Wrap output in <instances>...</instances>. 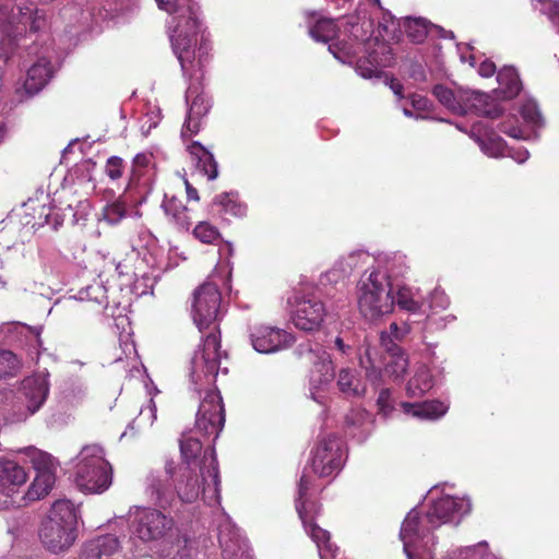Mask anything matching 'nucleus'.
Returning a JSON list of instances; mask_svg holds the SVG:
<instances>
[{"label": "nucleus", "mask_w": 559, "mask_h": 559, "mask_svg": "<svg viewBox=\"0 0 559 559\" xmlns=\"http://www.w3.org/2000/svg\"><path fill=\"white\" fill-rule=\"evenodd\" d=\"M155 1L160 10L174 15L168 22L173 50L185 73H189L194 67L191 58H194L197 37L201 31L198 16L199 8L192 0Z\"/></svg>", "instance_id": "obj_1"}, {"label": "nucleus", "mask_w": 559, "mask_h": 559, "mask_svg": "<svg viewBox=\"0 0 559 559\" xmlns=\"http://www.w3.org/2000/svg\"><path fill=\"white\" fill-rule=\"evenodd\" d=\"M205 466H179L175 472L174 462H167L165 472L173 478L174 489L178 499L185 503H192L200 498L204 503L214 506L219 502V473L217 460L207 459Z\"/></svg>", "instance_id": "obj_2"}, {"label": "nucleus", "mask_w": 559, "mask_h": 559, "mask_svg": "<svg viewBox=\"0 0 559 559\" xmlns=\"http://www.w3.org/2000/svg\"><path fill=\"white\" fill-rule=\"evenodd\" d=\"M78 515L69 500H57L43 520L38 536L45 549L53 554L67 551L76 539Z\"/></svg>", "instance_id": "obj_3"}, {"label": "nucleus", "mask_w": 559, "mask_h": 559, "mask_svg": "<svg viewBox=\"0 0 559 559\" xmlns=\"http://www.w3.org/2000/svg\"><path fill=\"white\" fill-rule=\"evenodd\" d=\"M357 302L360 313L369 321H376L392 313L395 301L392 282L381 270L366 271L357 285Z\"/></svg>", "instance_id": "obj_4"}, {"label": "nucleus", "mask_w": 559, "mask_h": 559, "mask_svg": "<svg viewBox=\"0 0 559 559\" xmlns=\"http://www.w3.org/2000/svg\"><path fill=\"white\" fill-rule=\"evenodd\" d=\"M14 7L7 1L0 3V64L5 63L14 49V41L29 25L31 31L37 32L45 26L46 15L41 10L28 7Z\"/></svg>", "instance_id": "obj_5"}, {"label": "nucleus", "mask_w": 559, "mask_h": 559, "mask_svg": "<svg viewBox=\"0 0 559 559\" xmlns=\"http://www.w3.org/2000/svg\"><path fill=\"white\" fill-rule=\"evenodd\" d=\"M75 465V484L86 493H102L112 483V468L98 444L82 448Z\"/></svg>", "instance_id": "obj_6"}, {"label": "nucleus", "mask_w": 559, "mask_h": 559, "mask_svg": "<svg viewBox=\"0 0 559 559\" xmlns=\"http://www.w3.org/2000/svg\"><path fill=\"white\" fill-rule=\"evenodd\" d=\"M436 98L449 110L464 115L474 110L478 115L495 119L502 114V108L489 95L464 88L452 91L443 85H436L432 90Z\"/></svg>", "instance_id": "obj_7"}, {"label": "nucleus", "mask_w": 559, "mask_h": 559, "mask_svg": "<svg viewBox=\"0 0 559 559\" xmlns=\"http://www.w3.org/2000/svg\"><path fill=\"white\" fill-rule=\"evenodd\" d=\"M435 528L426 521L417 509H412L402 523L400 538L403 542L407 559H433L435 540L431 532Z\"/></svg>", "instance_id": "obj_8"}, {"label": "nucleus", "mask_w": 559, "mask_h": 559, "mask_svg": "<svg viewBox=\"0 0 559 559\" xmlns=\"http://www.w3.org/2000/svg\"><path fill=\"white\" fill-rule=\"evenodd\" d=\"M219 348V336L211 332L202 347L194 353L190 377L197 391L214 384L219 370L227 372V368H221L223 353Z\"/></svg>", "instance_id": "obj_9"}, {"label": "nucleus", "mask_w": 559, "mask_h": 559, "mask_svg": "<svg viewBox=\"0 0 559 559\" xmlns=\"http://www.w3.org/2000/svg\"><path fill=\"white\" fill-rule=\"evenodd\" d=\"M205 55L203 46H200L198 50L194 49V58H191L194 67L189 73H185V71H182L183 75L190 80V84L186 92V100L187 103H190L188 111L189 124L193 119H201L210 109V102L200 92V83L204 75L203 66ZM181 70L183 69L181 68Z\"/></svg>", "instance_id": "obj_10"}, {"label": "nucleus", "mask_w": 559, "mask_h": 559, "mask_svg": "<svg viewBox=\"0 0 559 559\" xmlns=\"http://www.w3.org/2000/svg\"><path fill=\"white\" fill-rule=\"evenodd\" d=\"M221 293L216 284L205 282L193 293L192 317L200 331L207 329L218 316Z\"/></svg>", "instance_id": "obj_11"}, {"label": "nucleus", "mask_w": 559, "mask_h": 559, "mask_svg": "<svg viewBox=\"0 0 559 559\" xmlns=\"http://www.w3.org/2000/svg\"><path fill=\"white\" fill-rule=\"evenodd\" d=\"M225 424V409L219 392L206 391L202 399L195 418V428L205 436H219Z\"/></svg>", "instance_id": "obj_12"}, {"label": "nucleus", "mask_w": 559, "mask_h": 559, "mask_svg": "<svg viewBox=\"0 0 559 559\" xmlns=\"http://www.w3.org/2000/svg\"><path fill=\"white\" fill-rule=\"evenodd\" d=\"M309 479L306 475L300 477L298 484V498L296 500V510L301 519L307 533L317 544L320 559H341L338 548L330 542V533L318 525L311 523L306 518L305 498L309 488Z\"/></svg>", "instance_id": "obj_13"}, {"label": "nucleus", "mask_w": 559, "mask_h": 559, "mask_svg": "<svg viewBox=\"0 0 559 559\" xmlns=\"http://www.w3.org/2000/svg\"><path fill=\"white\" fill-rule=\"evenodd\" d=\"M469 511V500L445 495L432 502L426 512V521L432 528H438L447 523L457 525Z\"/></svg>", "instance_id": "obj_14"}, {"label": "nucleus", "mask_w": 559, "mask_h": 559, "mask_svg": "<svg viewBox=\"0 0 559 559\" xmlns=\"http://www.w3.org/2000/svg\"><path fill=\"white\" fill-rule=\"evenodd\" d=\"M49 392L48 382L44 377L34 376L22 381L15 408H17L16 420H25L34 415L44 404Z\"/></svg>", "instance_id": "obj_15"}, {"label": "nucleus", "mask_w": 559, "mask_h": 559, "mask_svg": "<svg viewBox=\"0 0 559 559\" xmlns=\"http://www.w3.org/2000/svg\"><path fill=\"white\" fill-rule=\"evenodd\" d=\"M326 316L324 304L316 296L296 297L292 311L294 325L305 332L318 331Z\"/></svg>", "instance_id": "obj_16"}, {"label": "nucleus", "mask_w": 559, "mask_h": 559, "mask_svg": "<svg viewBox=\"0 0 559 559\" xmlns=\"http://www.w3.org/2000/svg\"><path fill=\"white\" fill-rule=\"evenodd\" d=\"M249 338L252 347L261 354L276 353L295 343V337L287 331L266 324L251 326Z\"/></svg>", "instance_id": "obj_17"}, {"label": "nucleus", "mask_w": 559, "mask_h": 559, "mask_svg": "<svg viewBox=\"0 0 559 559\" xmlns=\"http://www.w3.org/2000/svg\"><path fill=\"white\" fill-rule=\"evenodd\" d=\"M343 464L341 442L335 436L319 441L312 451L311 467L320 477H328L340 471Z\"/></svg>", "instance_id": "obj_18"}, {"label": "nucleus", "mask_w": 559, "mask_h": 559, "mask_svg": "<svg viewBox=\"0 0 559 559\" xmlns=\"http://www.w3.org/2000/svg\"><path fill=\"white\" fill-rule=\"evenodd\" d=\"M133 523L135 533L142 540H155L165 535L173 525V520L158 510L136 509Z\"/></svg>", "instance_id": "obj_19"}, {"label": "nucleus", "mask_w": 559, "mask_h": 559, "mask_svg": "<svg viewBox=\"0 0 559 559\" xmlns=\"http://www.w3.org/2000/svg\"><path fill=\"white\" fill-rule=\"evenodd\" d=\"M316 357L318 358V361L314 362L310 373L309 391L312 400L319 404H323V393L334 379L335 370L329 353L323 349H319Z\"/></svg>", "instance_id": "obj_20"}, {"label": "nucleus", "mask_w": 559, "mask_h": 559, "mask_svg": "<svg viewBox=\"0 0 559 559\" xmlns=\"http://www.w3.org/2000/svg\"><path fill=\"white\" fill-rule=\"evenodd\" d=\"M218 542L225 559H251L245 539L229 522L219 525Z\"/></svg>", "instance_id": "obj_21"}, {"label": "nucleus", "mask_w": 559, "mask_h": 559, "mask_svg": "<svg viewBox=\"0 0 559 559\" xmlns=\"http://www.w3.org/2000/svg\"><path fill=\"white\" fill-rule=\"evenodd\" d=\"M180 452L183 461L181 466L200 467L205 466V461L206 465L210 464V457L216 460L213 448L203 451L201 441L188 435L180 439Z\"/></svg>", "instance_id": "obj_22"}, {"label": "nucleus", "mask_w": 559, "mask_h": 559, "mask_svg": "<svg viewBox=\"0 0 559 559\" xmlns=\"http://www.w3.org/2000/svg\"><path fill=\"white\" fill-rule=\"evenodd\" d=\"M401 408L407 415L423 420H436L442 417L449 406L441 401H426L423 403L402 402Z\"/></svg>", "instance_id": "obj_23"}, {"label": "nucleus", "mask_w": 559, "mask_h": 559, "mask_svg": "<svg viewBox=\"0 0 559 559\" xmlns=\"http://www.w3.org/2000/svg\"><path fill=\"white\" fill-rule=\"evenodd\" d=\"M52 76L50 62L46 58H39L28 70L24 81V88L28 95L41 91Z\"/></svg>", "instance_id": "obj_24"}, {"label": "nucleus", "mask_w": 559, "mask_h": 559, "mask_svg": "<svg viewBox=\"0 0 559 559\" xmlns=\"http://www.w3.org/2000/svg\"><path fill=\"white\" fill-rule=\"evenodd\" d=\"M383 347L390 352V359L385 366V372L394 380H400L405 374L408 367L406 355L390 340V335L383 332L380 336Z\"/></svg>", "instance_id": "obj_25"}, {"label": "nucleus", "mask_w": 559, "mask_h": 559, "mask_svg": "<svg viewBox=\"0 0 559 559\" xmlns=\"http://www.w3.org/2000/svg\"><path fill=\"white\" fill-rule=\"evenodd\" d=\"M27 480L25 469L11 460H0V491L9 492Z\"/></svg>", "instance_id": "obj_26"}, {"label": "nucleus", "mask_w": 559, "mask_h": 559, "mask_svg": "<svg viewBox=\"0 0 559 559\" xmlns=\"http://www.w3.org/2000/svg\"><path fill=\"white\" fill-rule=\"evenodd\" d=\"M368 259V254L364 251H353L347 255L341 257L334 266L325 274L329 281L338 282L347 277L354 269H356L362 260Z\"/></svg>", "instance_id": "obj_27"}, {"label": "nucleus", "mask_w": 559, "mask_h": 559, "mask_svg": "<svg viewBox=\"0 0 559 559\" xmlns=\"http://www.w3.org/2000/svg\"><path fill=\"white\" fill-rule=\"evenodd\" d=\"M498 87L495 90L497 97L511 99L521 91L522 83L513 67H503L497 74Z\"/></svg>", "instance_id": "obj_28"}, {"label": "nucleus", "mask_w": 559, "mask_h": 559, "mask_svg": "<svg viewBox=\"0 0 559 559\" xmlns=\"http://www.w3.org/2000/svg\"><path fill=\"white\" fill-rule=\"evenodd\" d=\"M119 548V540L114 535L100 536L87 543L80 556V559H100L103 555L109 556Z\"/></svg>", "instance_id": "obj_29"}, {"label": "nucleus", "mask_w": 559, "mask_h": 559, "mask_svg": "<svg viewBox=\"0 0 559 559\" xmlns=\"http://www.w3.org/2000/svg\"><path fill=\"white\" fill-rule=\"evenodd\" d=\"M435 385V379L425 365H420L409 379L406 392L409 397H421L429 392Z\"/></svg>", "instance_id": "obj_30"}, {"label": "nucleus", "mask_w": 559, "mask_h": 559, "mask_svg": "<svg viewBox=\"0 0 559 559\" xmlns=\"http://www.w3.org/2000/svg\"><path fill=\"white\" fill-rule=\"evenodd\" d=\"M479 133V127L475 124L472 130V136L479 144L480 150L489 157H501L506 154V145L502 138L493 132H486L484 135Z\"/></svg>", "instance_id": "obj_31"}, {"label": "nucleus", "mask_w": 559, "mask_h": 559, "mask_svg": "<svg viewBox=\"0 0 559 559\" xmlns=\"http://www.w3.org/2000/svg\"><path fill=\"white\" fill-rule=\"evenodd\" d=\"M189 152L198 169L207 176L210 180L217 177V164L213 155L200 143L194 142L189 146Z\"/></svg>", "instance_id": "obj_32"}, {"label": "nucleus", "mask_w": 559, "mask_h": 559, "mask_svg": "<svg viewBox=\"0 0 559 559\" xmlns=\"http://www.w3.org/2000/svg\"><path fill=\"white\" fill-rule=\"evenodd\" d=\"M336 384L338 390L348 397H359L366 393V386L349 368L340 370Z\"/></svg>", "instance_id": "obj_33"}, {"label": "nucleus", "mask_w": 559, "mask_h": 559, "mask_svg": "<svg viewBox=\"0 0 559 559\" xmlns=\"http://www.w3.org/2000/svg\"><path fill=\"white\" fill-rule=\"evenodd\" d=\"M147 491L150 492L152 500L160 507L171 504L175 499L171 486H169L166 480L154 475L148 478Z\"/></svg>", "instance_id": "obj_34"}, {"label": "nucleus", "mask_w": 559, "mask_h": 559, "mask_svg": "<svg viewBox=\"0 0 559 559\" xmlns=\"http://www.w3.org/2000/svg\"><path fill=\"white\" fill-rule=\"evenodd\" d=\"M408 269L406 257L402 253L386 254L378 261V266L372 270H381L389 276V281L392 277L403 276Z\"/></svg>", "instance_id": "obj_35"}, {"label": "nucleus", "mask_w": 559, "mask_h": 559, "mask_svg": "<svg viewBox=\"0 0 559 559\" xmlns=\"http://www.w3.org/2000/svg\"><path fill=\"white\" fill-rule=\"evenodd\" d=\"M163 207L165 213L170 216L180 228L189 229L192 221L188 215L187 206L179 199L176 197H166L163 202Z\"/></svg>", "instance_id": "obj_36"}, {"label": "nucleus", "mask_w": 559, "mask_h": 559, "mask_svg": "<svg viewBox=\"0 0 559 559\" xmlns=\"http://www.w3.org/2000/svg\"><path fill=\"white\" fill-rule=\"evenodd\" d=\"M56 481V474L52 473H36V476L31 484L25 499L28 501H36L49 493Z\"/></svg>", "instance_id": "obj_37"}, {"label": "nucleus", "mask_w": 559, "mask_h": 559, "mask_svg": "<svg viewBox=\"0 0 559 559\" xmlns=\"http://www.w3.org/2000/svg\"><path fill=\"white\" fill-rule=\"evenodd\" d=\"M394 301L401 309L414 313L419 311L423 306L419 289L407 286L399 287Z\"/></svg>", "instance_id": "obj_38"}, {"label": "nucleus", "mask_w": 559, "mask_h": 559, "mask_svg": "<svg viewBox=\"0 0 559 559\" xmlns=\"http://www.w3.org/2000/svg\"><path fill=\"white\" fill-rule=\"evenodd\" d=\"M24 452L29 459V462L32 463L36 473L56 474L58 463L49 453L36 448H26Z\"/></svg>", "instance_id": "obj_39"}, {"label": "nucleus", "mask_w": 559, "mask_h": 559, "mask_svg": "<svg viewBox=\"0 0 559 559\" xmlns=\"http://www.w3.org/2000/svg\"><path fill=\"white\" fill-rule=\"evenodd\" d=\"M389 66V58L378 59V53L373 51L368 58L360 59L357 62L356 71L365 79L380 78L382 68Z\"/></svg>", "instance_id": "obj_40"}, {"label": "nucleus", "mask_w": 559, "mask_h": 559, "mask_svg": "<svg viewBox=\"0 0 559 559\" xmlns=\"http://www.w3.org/2000/svg\"><path fill=\"white\" fill-rule=\"evenodd\" d=\"M338 28L335 24V21L328 17L319 19L309 29L310 36L314 40L322 43L333 40L336 38Z\"/></svg>", "instance_id": "obj_41"}, {"label": "nucleus", "mask_w": 559, "mask_h": 559, "mask_svg": "<svg viewBox=\"0 0 559 559\" xmlns=\"http://www.w3.org/2000/svg\"><path fill=\"white\" fill-rule=\"evenodd\" d=\"M358 360L360 367L366 370L367 379L373 382L380 378V371L374 366L373 350L367 338L358 348Z\"/></svg>", "instance_id": "obj_42"}, {"label": "nucleus", "mask_w": 559, "mask_h": 559, "mask_svg": "<svg viewBox=\"0 0 559 559\" xmlns=\"http://www.w3.org/2000/svg\"><path fill=\"white\" fill-rule=\"evenodd\" d=\"M22 368L19 357L11 350H0V379L15 377Z\"/></svg>", "instance_id": "obj_43"}, {"label": "nucleus", "mask_w": 559, "mask_h": 559, "mask_svg": "<svg viewBox=\"0 0 559 559\" xmlns=\"http://www.w3.org/2000/svg\"><path fill=\"white\" fill-rule=\"evenodd\" d=\"M214 204L219 205L222 210L234 216H243L246 206L237 202L236 195L233 193H222L215 197Z\"/></svg>", "instance_id": "obj_44"}, {"label": "nucleus", "mask_w": 559, "mask_h": 559, "mask_svg": "<svg viewBox=\"0 0 559 559\" xmlns=\"http://www.w3.org/2000/svg\"><path fill=\"white\" fill-rule=\"evenodd\" d=\"M520 112L524 121L533 128L540 127L543 124L542 114L534 99H526L520 107Z\"/></svg>", "instance_id": "obj_45"}, {"label": "nucleus", "mask_w": 559, "mask_h": 559, "mask_svg": "<svg viewBox=\"0 0 559 559\" xmlns=\"http://www.w3.org/2000/svg\"><path fill=\"white\" fill-rule=\"evenodd\" d=\"M405 27L407 36L415 43H421L429 32L428 23L424 19H408Z\"/></svg>", "instance_id": "obj_46"}, {"label": "nucleus", "mask_w": 559, "mask_h": 559, "mask_svg": "<svg viewBox=\"0 0 559 559\" xmlns=\"http://www.w3.org/2000/svg\"><path fill=\"white\" fill-rule=\"evenodd\" d=\"M127 214V202L119 198L104 209V218L109 224L119 223Z\"/></svg>", "instance_id": "obj_47"}, {"label": "nucleus", "mask_w": 559, "mask_h": 559, "mask_svg": "<svg viewBox=\"0 0 559 559\" xmlns=\"http://www.w3.org/2000/svg\"><path fill=\"white\" fill-rule=\"evenodd\" d=\"M193 234L195 238L204 243H213L219 236L218 230L205 222L199 223L195 226Z\"/></svg>", "instance_id": "obj_48"}, {"label": "nucleus", "mask_w": 559, "mask_h": 559, "mask_svg": "<svg viewBox=\"0 0 559 559\" xmlns=\"http://www.w3.org/2000/svg\"><path fill=\"white\" fill-rule=\"evenodd\" d=\"M81 299L94 300L98 305L107 304L106 289L100 284H94L86 287L85 290L80 292Z\"/></svg>", "instance_id": "obj_49"}, {"label": "nucleus", "mask_w": 559, "mask_h": 559, "mask_svg": "<svg viewBox=\"0 0 559 559\" xmlns=\"http://www.w3.org/2000/svg\"><path fill=\"white\" fill-rule=\"evenodd\" d=\"M379 413L388 417L394 411V401L389 389H382L377 399Z\"/></svg>", "instance_id": "obj_50"}, {"label": "nucleus", "mask_w": 559, "mask_h": 559, "mask_svg": "<svg viewBox=\"0 0 559 559\" xmlns=\"http://www.w3.org/2000/svg\"><path fill=\"white\" fill-rule=\"evenodd\" d=\"M449 305L450 300L443 290L436 288L430 294L429 307L432 310H444Z\"/></svg>", "instance_id": "obj_51"}, {"label": "nucleus", "mask_w": 559, "mask_h": 559, "mask_svg": "<svg viewBox=\"0 0 559 559\" xmlns=\"http://www.w3.org/2000/svg\"><path fill=\"white\" fill-rule=\"evenodd\" d=\"M123 160L120 157L111 156L106 164V174L114 180L119 179L123 174Z\"/></svg>", "instance_id": "obj_52"}, {"label": "nucleus", "mask_w": 559, "mask_h": 559, "mask_svg": "<svg viewBox=\"0 0 559 559\" xmlns=\"http://www.w3.org/2000/svg\"><path fill=\"white\" fill-rule=\"evenodd\" d=\"M500 131L514 139L525 138L524 131L519 126L511 124L508 121L501 123Z\"/></svg>", "instance_id": "obj_53"}, {"label": "nucleus", "mask_w": 559, "mask_h": 559, "mask_svg": "<svg viewBox=\"0 0 559 559\" xmlns=\"http://www.w3.org/2000/svg\"><path fill=\"white\" fill-rule=\"evenodd\" d=\"M408 103L416 111H426L429 109V100L421 95L413 94L409 97Z\"/></svg>", "instance_id": "obj_54"}, {"label": "nucleus", "mask_w": 559, "mask_h": 559, "mask_svg": "<svg viewBox=\"0 0 559 559\" xmlns=\"http://www.w3.org/2000/svg\"><path fill=\"white\" fill-rule=\"evenodd\" d=\"M200 122H201V119H193V121H191V123L189 126V115H188L186 122L181 130V135L183 138H189V136L198 133V131L200 129Z\"/></svg>", "instance_id": "obj_55"}, {"label": "nucleus", "mask_w": 559, "mask_h": 559, "mask_svg": "<svg viewBox=\"0 0 559 559\" xmlns=\"http://www.w3.org/2000/svg\"><path fill=\"white\" fill-rule=\"evenodd\" d=\"M549 19L557 25H559V0L549 1L545 8Z\"/></svg>", "instance_id": "obj_56"}, {"label": "nucleus", "mask_w": 559, "mask_h": 559, "mask_svg": "<svg viewBox=\"0 0 559 559\" xmlns=\"http://www.w3.org/2000/svg\"><path fill=\"white\" fill-rule=\"evenodd\" d=\"M496 72V66L492 61L485 60L480 63L478 73L484 78H489Z\"/></svg>", "instance_id": "obj_57"}, {"label": "nucleus", "mask_w": 559, "mask_h": 559, "mask_svg": "<svg viewBox=\"0 0 559 559\" xmlns=\"http://www.w3.org/2000/svg\"><path fill=\"white\" fill-rule=\"evenodd\" d=\"M329 50H330V52L333 53V56L336 59H338L342 62H346V58L349 56L348 51H344L337 45H330Z\"/></svg>", "instance_id": "obj_58"}, {"label": "nucleus", "mask_w": 559, "mask_h": 559, "mask_svg": "<svg viewBox=\"0 0 559 559\" xmlns=\"http://www.w3.org/2000/svg\"><path fill=\"white\" fill-rule=\"evenodd\" d=\"M334 345L337 348V350H340L342 354H344V355L350 354V349H352L350 346L345 344L342 337L337 336L334 341Z\"/></svg>", "instance_id": "obj_59"}, {"label": "nucleus", "mask_w": 559, "mask_h": 559, "mask_svg": "<svg viewBox=\"0 0 559 559\" xmlns=\"http://www.w3.org/2000/svg\"><path fill=\"white\" fill-rule=\"evenodd\" d=\"M389 330L390 335H393L395 338H401L408 332L407 328L401 330L396 323H391Z\"/></svg>", "instance_id": "obj_60"}, {"label": "nucleus", "mask_w": 559, "mask_h": 559, "mask_svg": "<svg viewBox=\"0 0 559 559\" xmlns=\"http://www.w3.org/2000/svg\"><path fill=\"white\" fill-rule=\"evenodd\" d=\"M510 156L519 164H522L528 158V152L526 150H518L513 154H510Z\"/></svg>", "instance_id": "obj_61"}, {"label": "nucleus", "mask_w": 559, "mask_h": 559, "mask_svg": "<svg viewBox=\"0 0 559 559\" xmlns=\"http://www.w3.org/2000/svg\"><path fill=\"white\" fill-rule=\"evenodd\" d=\"M185 186H186L188 199L198 201L199 194H198L197 189H194L187 179H185Z\"/></svg>", "instance_id": "obj_62"}, {"label": "nucleus", "mask_w": 559, "mask_h": 559, "mask_svg": "<svg viewBox=\"0 0 559 559\" xmlns=\"http://www.w3.org/2000/svg\"><path fill=\"white\" fill-rule=\"evenodd\" d=\"M402 110L406 117L415 118V119H424L425 118V116H423L420 114H414V111L411 108H408V106L406 104L402 105Z\"/></svg>", "instance_id": "obj_63"}, {"label": "nucleus", "mask_w": 559, "mask_h": 559, "mask_svg": "<svg viewBox=\"0 0 559 559\" xmlns=\"http://www.w3.org/2000/svg\"><path fill=\"white\" fill-rule=\"evenodd\" d=\"M391 88L393 91V93L399 96L400 98H402V90H403V86L399 83V82H394L392 81L391 82Z\"/></svg>", "instance_id": "obj_64"}]
</instances>
